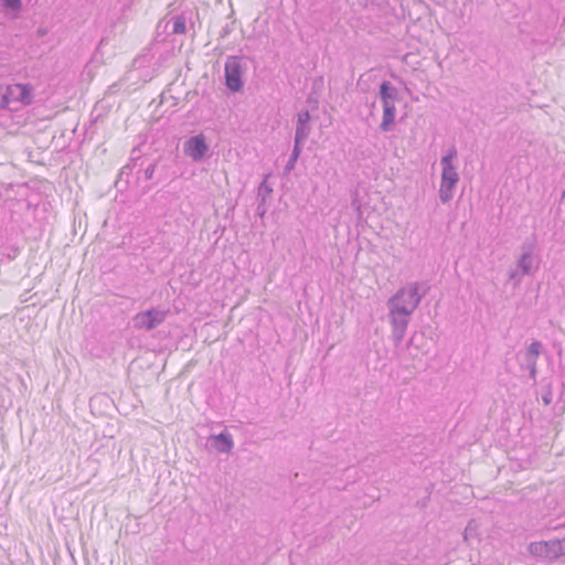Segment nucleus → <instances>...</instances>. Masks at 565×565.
<instances>
[{"mask_svg": "<svg viewBox=\"0 0 565 565\" xmlns=\"http://www.w3.org/2000/svg\"><path fill=\"white\" fill-rule=\"evenodd\" d=\"M420 286V282L413 281L401 287L387 300V309H394L404 313L413 315L424 296L419 292Z\"/></svg>", "mask_w": 565, "mask_h": 565, "instance_id": "1", "label": "nucleus"}, {"mask_svg": "<svg viewBox=\"0 0 565 565\" xmlns=\"http://www.w3.org/2000/svg\"><path fill=\"white\" fill-rule=\"evenodd\" d=\"M34 88L29 83H14L3 87V109L17 110L33 102Z\"/></svg>", "mask_w": 565, "mask_h": 565, "instance_id": "2", "label": "nucleus"}, {"mask_svg": "<svg viewBox=\"0 0 565 565\" xmlns=\"http://www.w3.org/2000/svg\"><path fill=\"white\" fill-rule=\"evenodd\" d=\"M458 182L459 173L456 167H441V178L438 190V196L441 203L446 204L452 200Z\"/></svg>", "mask_w": 565, "mask_h": 565, "instance_id": "3", "label": "nucleus"}, {"mask_svg": "<svg viewBox=\"0 0 565 565\" xmlns=\"http://www.w3.org/2000/svg\"><path fill=\"white\" fill-rule=\"evenodd\" d=\"M167 311L160 308H151L146 311L138 312L134 316V327L138 330H153L159 327L167 318Z\"/></svg>", "mask_w": 565, "mask_h": 565, "instance_id": "4", "label": "nucleus"}, {"mask_svg": "<svg viewBox=\"0 0 565 565\" xmlns=\"http://www.w3.org/2000/svg\"><path fill=\"white\" fill-rule=\"evenodd\" d=\"M409 313H404L398 310L388 309V320L392 327V339L395 345H399L406 334L409 320Z\"/></svg>", "mask_w": 565, "mask_h": 565, "instance_id": "5", "label": "nucleus"}, {"mask_svg": "<svg viewBox=\"0 0 565 565\" xmlns=\"http://www.w3.org/2000/svg\"><path fill=\"white\" fill-rule=\"evenodd\" d=\"M225 82L232 92H239L243 87L241 61L236 56H231L225 62Z\"/></svg>", "mask_w": 565, "mask_h": 565, "instance_id": "6", "label": "nucleus"}, {"mask_svg": "<svg viewBox=\"0 0 565 565\" xmlns=\"http://www.w3.org/2000/svg\"><path fill=\"white\" fill-rule=\"evenodd\" d=\"M207 151L209 146L203 134L192 136L183 143L184 154L195 162L201 161Z\"/></svg>", "mask_w": 565, "mask_h": 565, "instance_id": "7", "label": "nucleus"}, {"mask_svg": "<svg viewBox=\"0 0 565 565\" xmlns=\"http://www.w3.org/2000/svg\"><path fill=\"white\" fill-rule=\"evenodd\" d=\"M542 352V343L533 341L524 354V367L527 370L529 375L533 382H536L537 376V359Z\"/></svg>", "mask_w": 565, "mask_h": 565, "instance_id": "8", "label": "nucleus"}, {"mask_svg": "<svg viewBox=\"0 0 565 565\" xmlns=\"http://www.w3.org/2000/svg\"><path fill=\"white\" fill-rule=\"evenodd\" d=\"M310 114L308 110H301L297 115V125H296V131H295V141L296 143H302L305 142L310 132Z\"/></svg>", "mask_w": 565, "mask_h": 565, "instance_id": "9", "label": "nucleus"}, {"mask_svg": "<svg viewBox=\"0 0 565 565\" xmlns=\"http://www.w3.org/2000/svg\"><path fill=\"white\" fill-rule=\"evenodd\" d=\"M215 440L214 447L220 451L224 454L231 452L233 449L234 443L230 434L227 433H221L213 437Z\"/></svg>", "mask_w": 565, "mask_h": 565, "instance_id": "10", "label": "nucleus"}, {"mask_svg": "<svg viewBox=\"0 0 565 565\" xmlns=\"http://www.w3.org/2000/svg\"><path fill=\"white\" fill-rule=\"evenodd\" d=\"M395 120H396V107L390 108V109L387 108L386 110H383V117H382V121L380 124L381 131H383V132L390 131L393 128Z\"/></svg>", "mask_w": 565, "mask_h": 565, "instance_id": "11", "label": "nucleus"}, {"mask_svg": "<svg viewBox=\"0 0 565 565\" xmlns=\"http://www.w3.org/2000/svg\"><path fill=\"white\" fill-rule=\"evenodd\" d=\"M518 268L522 275H530L533 268V257L530 250L524 252L518 260Z\"/></svg>", "mask_w": 565, "mask_h": 565, "instance_id": "12", "label": "nucleus"}, {"mask_svg": "<svg viewBox=\"0 0 565 565\" xmlns=\"http://www.w3.org/2000/svg\"><path fill=\"white\" fill-rule=\"evenodd\" d=\"M463 540L468 543L472 541H480L479 525L475 520H471L465 529Z\"/></svg>", "mask_w": 565, "mask_h": 565, "instance_id": "13", "label": "nucleus"}, {"mask_svg": "<svg viewBox=\"0 0 565 565\" xmlns=\"http://www.w3.org/2000/svg\"><path fill=\"white\" fill-rule=\"evenodd\" d=\"M397 96H398L397 88L395 86H393L390 82L384 81L380 85L379 98L397 99Z\"/></svg>", "mask_w": 565, "mask_h": 565, "instance_id": "14", "label": "nucleus"}, {"mask_svg": "<svg viewBox=\"0 0 565 565\" xmlns=\"http://www.w3.org/2000/svg\"><path fill=\"white\" fill-rule=\"evenodd\" d=\"M545 546L553 556L565 555V539L548 541Z\"/></svg>", "mask_w": 565, "mask_h": 565, "instance_id": "15", "label": "nucleus"}, {"mask_svg": "<svg viewBox=\"0 0 565 565\" xmlns=\"http://www.w3.org/2000/svg\"><path fill=\"white\" fill-rule=\"evenodd\" d=\"M172 22V33L173 34H184L186 31V19L184 15H175L171 19Z\"/></svg>", "mask_w": 565, "mask_h": 565, "instance_id": "16", "label": "nucleus"}, {"mask_svg": "<svg viewBox=\"0 0 565 565\" xmlns=\"http://www.w3.org/2000/svg\"><path fill=\"white\" fill-rule=\"evenodd\" d=\"M301 145L302 143H296L294 145V149H292V152L290 154V158L288 160V162L286 163L285 166V171L288 173L290 172L294 168H295V164L300 156V152H301Z\"/></svg>", "mask_w": 565, "mask_h": 565, "instance_id": "17", "label": "nucleus"}, {"mask_svg": "<svg viewBox=\"0 0 565 565\" xmlns=\"http://www.w3.org/2000/svg\"><path fill=\"white\" fill-rule=\"evenodd\" d=\"M457 158V149L455 147L449 148L440 159L441 167H455L454 160Z\"/></svg>", "mask_w": 565, "mask_h": 565, "instance_id": "18", "label": "nucleus"}, {"mask_svg": "<svg viewBox=\"0 0 565 565\" xmlns=\"http://www.w3.org/2000/svg\"><path fill=\"white\" fill-rule=\"evenodd\" d=\"M271 186L267 183L266 180H264L258 186L257 196L260 199L262 203H265L266 199L271 194Z\"/></svg>", "mask_w": 565, "mask_h": 565, "instance_id": "19", "label": "nucleus"}, {"mask_svg": "<svg viewBox=\"0 0 565 565\" xmlns=\"http://www.w3.org/2000/svg\"><path fill=\"white\" fill-rule=\"evenodd\" d=\"M0 4L3 9L10 10L13 12H19L22 8L21 0H0Z\"/></svg>", "mask_w": 565, "mask_h": 565, "instance_id": "20", "label": "nucleus"}, {"mask_svg": "<svg viewBox=\"0 0 565 565\" xmlns=\"http://www.w3.org/2000/svg\"><path fill=\"white\" fill-rule=\"evenodd\" d=\"M383 110H386L387 108H394L396 99L392 98H380Z\"/></svg>", "mask_w": 565, "mask_h": 565, "instance_id": "21", "label": "nucleus"}, {"mask_svg": "<svg viewBox=\"0 0 565 565\" xmlns=\"http://www.w3.org/2000/svg\"><path fill=\"white\" fill-rule=\"evenodd\" d=\"M523 276H524V275H522V273L520 274V273H519V271H516V270L511 271V273L509 274V278H510L511 280H514L516 284H520V282H521V280H522V277H523Z\"/></svg>", "mask_w": 565, "mask_h": 565, "instance_id": "22", "label": "nucleus"}, {"mask_svg": "<svg viewBox=\"0 0 565 565\" xmlns=\"http://www.w3.org/2000/svg\"><path fill=\"white\" fill-rule=\"evenodd\" d=\"M552 399H553V394L551 391H547L546 393L543 394L542 396V401L545 405H550L552 403Z\"/></svg>", "mask_w": 565, "mask_h": 565, "instance_id": "23", "label": "nucleus"}, {"mask_svg": "<svg viewBox=\"0 0 565 565\" xmlns=\"http://www.w3.org/2000/svg\"><path fill=\"white\" fill-rule=\"evenodd\" d=\"M153 172H154V166L151 164L149 166L146 170H145V174H146V178L149 180L152 178L153 175Z\"/></svg>", "mask_w": 565, "mask_h": 565, "instance_id": "24", "label": "nucleus"}, {"mask_svg": "<svg viewBox=\"0 0 565 565\" xmlns=\"http://www.w3.org/2000/svg\"><path fill=\"white\" fill-rule=\"evenodd\" d=\"M3 86L0 84V109H3Z\"/></svg>", "mask_w": 565, "mask_h": 565, "instance_id": "25", "label": "nucleus"}, {"mask_svg": "<svg viewBox=\"0 0 565 565\" xmlns=\"http://www.w3.org/2000/svg\"><path fill=\"white\" fill-rule=\"evenodd\" d=\"M36 32H38L39 36H44L46 34V30L45 29H39Z\"/></svg>", "mask_w": 565, "mask_h": 565, "instance_id": "26", "label": "nucleus"}, {"mask_svg": "<svg viewBox=\"0 0 565 565\" xmlns=\"http://www.w3.org/2000/svg\"><path fill=\"white\" fill-rule=\"evenodd\" d=\"M257 211H258L259 215L265 214V209H260V205H258Z\"/></svg>", "mask_w": 565, "mask_h": 565, "instance_id": "27", "label": "nucleus"}]
</instances>
